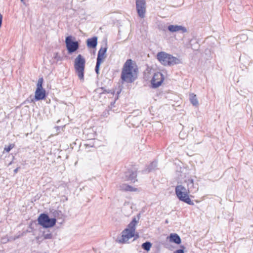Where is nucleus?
Instances as JSON below:
<instances>
[{"mask_svg": "<svg viewBox=\"0 0 253 253\" xmlns=\"http://www.w3.org/2000/svg\"><path fill=\"white\" fill-rule=\"evenodd\" d=\"M138 69L131 59L125 63L121 74V79L126 83H132L137 77Z\"/></svg>", "mask_w": 253, "mask_h": 253, "instance_id": "obj_1", "label": "nucleus"}, {"mask_svg": "<svg viewBox=\"0 0 253 253\" xmlns=\"http://www.w3.org/2000/svg\"><path fill=\"white\" fill-rule=\"evenodd\" d=\"M137 223L136 218H133L127 228L122 232L121 237L118 239L117 241L121 243H126L130 238L135 236L138 237V234L135 233V226Z\"/></svg>", "mask_w": 253, "mask_h": 253, "instance_id": "obj_2", "label": "nucleus"}, {"mask_svg": "<svg viewBox=\"0 0 253 253\" xmlns=\"http://www.w3.org/2000/svg\"><path fill=\"white\" fill-rule=\"evenodd\" d=\"M175 194L178 199L189 205H193V202L189 197V194L192 192L191 187L186 188L182 185H178L175 189Z\"/></svg>", "mask_w": 253, "mask_h": 253, "instance_id": "obj_3", "label": "nucleus"}, {"mask_svg": "<svg viewBox=\"0 0 253 253\" xmlns=\"http://www.w3.org/2000/svg\"><path fill=\"white\" fill-rule=\"evenodd\" d=\"M85 59L81 54H79L74 60V67L75 73L81 81H84Z\"/></svg>", "mask_w": 253, "mask_h": 253, "instance_id": "obj_4", "label": "nucleus"}, {"mask_svg": "<svg viewBox=\"0 0 253 253\" xmlns=\"http://www.w3.org/2000/svg\"><path fill=\"white\" fill-rule=\"evenodd\" d=\"M158 60L164 66H173L180 63V60L165 52H160L157 55Z\"/></svg>", "mask_w": 253, "mask_h": 253, "instance_id": "obj_5", "label": "nucleus"}, {"mask_svg": "<svg viewBox=\"0 0 253 253\" xmlns=\"http://www.w3.org/2000/svg\"><path fill=\"white\" fill-rule=\"evenodd\" d=\"M38 221L42 226L47 228L54 226L56 224V219L54 218H50L47 214L42 213L39 215Z\"/></svg>", "mask_w": 253, "mask_h": 253, "instance_id": "obj_6", "label": "nucleus"}, {"mask_svg": "<svg viewBox=\"0 0 253 253\" xmlns=\"http://www.w3.org/2000/svg\"><path fill=\"white\" fill-rule=\"evenodd\" d=\"M43 82L42 78L39 79L35 94V98L37 100L43 99L46 96L45 90L42 88Z\"/></svg>", "mask_w": 253, "mask_h": 253, "instance_id": "obj_7", "label": "nucleus"}, {"mask_svg": "<svg viewBox=\"0 0 253 253\" xmlns=\"http://www.w3.org/2000/svg\"><path fill=\"white\" fill-rule=\"evenodd\" d=\"M106 50L107 48L105 47H102L100 48L98 51L96 65L95 69V72L97 74H99L100 65L105 61V59L106 57Z\"/></svg>", "mask_w": 253, "mask_h": 253, "instance_id": "obj_8", "label": "nucleus"}, {"mask_svg": "<svg viewBox=\"0 0 253 253\" xmlns=\"http://www.w3.org/2000/svg\"><path fill=\"white\" fill-rule=\"evenodd\" d=\"M135 3L138 16L141 18H144L146 12V0H135Z\"/></svg>", "mask_w": 253, "mask_h": 253, "instance_id": "obj_9", "label": "nucleus"}, {"mask_svg": "<svg viewBox=\"0 0 253 253\" xmlns=\"http://www.w3.org/2000/svg\"><path fill=\"white\" fill-rule=\"evenodd\" d=\"M65 43L69 53L75 52L79 47V44L77 41H72V37L68 36L65 39Z\"/></svg>", "mask_w": 253, "mask_h": 253, "instance_id": "obj_10", "label": "nucleus"}, {"mask_svg": "<svg viewBox=\"0 0 253 253\" xmlns=\"http://www.w3.org/2000/svg\"><path fill=\"white\" fill-rule=\"evenodd\" d=\"M164 80V75L159 72H156L151 80V84L153 87L156 88L161 85Z\"/></svg>", "mask_w": 253, "mask_h": 253, "instance_id": "obj_11", "label": "nucleus"}, {"mask_svg": "<svg viewBox=\"0 0 253 253\" xmlns=\"http://www.w3.org/2000/svg\"><path fill=\"white\" fill-rule=\"evenodd\" d=\"M137 174L135 170L132 169H128L125 172L122 178L124 181H130L131 182H135L137 179Z\"/></svg>", "mask_w": 253, "mask_h": 253, "instance_id": "obj_12", "label": "nucleus"}, {"mask_svg": "<svg viewBox=\"0 0 253 253\" xmlns=\"http://www.w3.org/2000/svg\"><path fill=\"white\" fill-rule=\"evenodd\" d=\"M168 30L171 32H176L181 31L182 33L186 32V28L184 27L177 25H171L168 26Z\"/></svg>", "mask_w": 253, "mask_h": 253, "instance_id": "obj_13", "label": "nucleus"}, {"mask_svg": "<svg viewBox=\"0 0 253 253\" xmlns=\"http://www.w3.org/2000/svg\"><path fill=\"white\" fill-rule=\"evenodd\" d=\"M87 45L88 47L94 48L97 44V38L96 37L88 39L86 41Z\"/></svg>", "mask_w": 253, "mask_h": 253, "instance_id": "obj_14", "label": "nucleus"}, {"mask_svg": "<svg viewBox=\"0 0 253 253\" xmlns=\"http://www.w3.org/2000/svg\"><path fill=\"white\" fill-rule=\"evenodd\" d=\"M120 189L125 191L138 192V189L136 188L133 187L126 184H122L120 186Z\"/></svg>", "mask_w": 253, "mask_h": 253, "instance_id": "obj_15", "label": "nucleus"}, {"mask_svg": "<svg viewBox=\"0 0 253 253\" xmlns=\"http://www.w3.org/2000/svg\"><path fill=\"white\" fill-rule=\"evenodd\" d=\"M168 238L170 242H173L177 244H179L181 243V239L177 234L172 233Z\"/></svg>", "mask_w": 253, "mask_h": 253, "instance_id": "obj_16", "label": "nucleus"}, {"mask_svg": "<svg viewBox=\"0 0 253 253\" xmlns=\"http://www.w3.org/2000/svg\"><path fill=\"white\" fill-rule=\"evenodd\" d=\"M185 182L187 183V188L191 187V189H192V192L191 193H195L198 190V188H196L195 189L194 187V180L192 179H189L185 181Z\"/></svg>", "mask_w": 253, "mask_h": 253, "instance_id": "obj_17", "label": "nucleus"}, {"mask_svg": "<svg viewBox=\"0 0 253 253\" xmlns=\"http://www.w3.org/2000/svg\"><path fill=\"white\" fill-rule=\"evenodd\" d=\"M190 102L195 106H198L199 105V102L197 99L196 94L194 93L190 94Z\"/></svg>", "mask_w": 253, "mask_h": 253, "instance_id": "obj_18", "label": "nucleus"}, {"mask_svg": "<svg viewBox=\"0 0 253 253\" xmlns=\"http://www.w3.org/2000/svg\"><path fill=\"white\" fill-rule=\"evenodd\" d=\"M15 144L12 143L10 144L7 146H5L3 150V153H8L12 149L15 147Z\"/></svg>", "mask_w": 253, "mask_h": 253, "instance_id": "obj_19", "label": "nucleus"}, {"mask_svg": "<svg viewBox=\"0 0 253 253\" xmlns=\"http://www.w3.org/2000/svg\"><path fill=\"white\" fill-rule=\"evenodd\" d=\"M151 246H152L151 243L149 242H146L145 243H144L142 245V248L147 251H149L150 250Z\"/></svg>", "mask_w": 253, "mask_h": 253, "instance_id": "obj_20", "label": "nucleus"}, {"mask_svg": "<svg viewBox=\"0 0 253 253\" xmlns=\"http://www.w3.org/2000/svg\"><path fill=\"white\" fill-rule=\"evenodd\" d=\"M157 167V163L156 162H153L151 165L149 166V171H150L152 169H154L155 167Z\"/></svg>", "mask_w": 253, "mask_h": 253, "instance_id": "obj_21", "label": "nucleus"}, {"mask_svg": "<svg viewBox=\"0 0 253 253\" xmlns=\"http://www.w3.org/2000/svg\"><path fill=\"white\" fill-rule=\"evenodd\" d=\"M173 253H184L183 250H178L175 251Z\"/></svg>", "mask_w": 253, "mask_h": 253, "instance_id": "obj_22", "label": "nucleus"}, {"mask_svg": "<svg viewBox=\"0 0 253 253\" xmlns=\"http://www.w3.org/2000/svg\"><path fill=\"white\" fill-rule=\"evenodd\" d=\"M120 92H121V90H118L117 91V94H116V96H117V97H116V100L118 98V94L120 93Z\"/></svg>", "mask_w": 253, "mask_h": 253, "instance_id": "obj_23", "label": "nucleus"}, {"mask_svg": "<svg viewBox=\"0 0 253 253\" xmlns=\"http://www.w3.org/2000/svg\"><path fill=\"white\" fill-rule=\"evenodd\" d=\"M18 169H19V168H17L16 169H15L14 170V173H17L18 171Z\"/></svg>", "mask_w": 253, "mask_h": 253, "instance_id": "obj_24", "label": "nucleus"}, {"mask_svg": "<svg viewBox=\"0 0 253 253\" xmlns=\"http://www.w3.org/2000/svg\"><path fill=\"white\" fill-rule=\"evenodd\" d=\"M21 1H23V0H21Z\"/></svg>", "mask_w": 253, "mask_h": 253, "instance_id": "obj_25", "label": "nucleus"}, {"mask_svg": "<svg viewBox=\"0 0 253 253\" xmlns=\"http://www.w3.org/2000/svg\"><path fill=\"white\" fill-rule=\"evenodd\" d=\"M21 1H23V0H21Z\"/></svg>", "mask_w": 253, "mask_h": 253, "instance_id": "obj_26", "label": "nucleus"}]
</instances>
